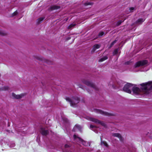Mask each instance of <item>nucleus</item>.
<instances>
[{
    "label": "nucleus",
    "mask_w": 152,
    "mask_h": 152,
    "mask_svg": "<svg viewBox=\"0 0 152 152\" xmlns=\"http://www.w3.org/2000/svg\"><path fill=\"white\" fill-rule=\"evenodd\" d=\"M141 85L142 87V90L137 87L136 85H133L132 91L134 94H141L143 93L147 94L152 92V81L142 83L141 84Z\"/></svg>",
    "instance_id": "nucleus-1"
},
{
    "label": "nucleus",
    "mask_w": 152,
    "mask_h": 152,
    "mask_svg": "<svg viewBox=\"0 0 152 152\" xmlns=\"http://www.w3.org/2000/svg\"><path fill=\"white\" fill-rule=\"evenodd\" d=\"M66 101L69 102L71 106H75V105L78 103L79 101V99L78 97H72V98L66 97Z\"/></svg>",
    "instance_id": "nucleus-2"
},
{
    "label": "nucleus",
    "mask_w": 152,
    "mask_h": 152,
    "mask_svg": "<svg viewBox=\"0 0 152 152\" xmlns=\"http://www.w3.org/2000/svg\"><path fill=\"white\" fill-rule=\"evenodd\" d=\"M133 85L130 83H127L124 86L123 89L124 91L129 93H131L132 92Z\"/></svg>",
    "instance_id": "nucleus-3"
},
{
    "label": "nucleus",
    "mask_w": 152,
    "mask_h": 152,
    "mask_svg": "<svg viewBox=\"0 0 152 152\" xmlns=\"http://www.w3.org/2000/svg\"><path fill=\"white\" fill-rule=\"evenodd\" d=\"M73 137L74 139L76 141L80 143H81L84 146H88V144L89 145H90V144H89V143H88L87 142L83 140V139H81L79 137H77L76 135H74Z\"/></svg>",
    "instance_id": "nucleus-4"
},
{
    "label": "nucleus",
    "mask_w": 152,
    "mask_h": 152,
    "mask_svg": "<svg viewBox=\"0 0 152 152\" xmlns=\"http://www.w3.org/2000/svg\"><path fill=\"white\" fill-rule=\"evenodd\" d=\"M148 65V62L147 60H143L139 61L136 63L135 65V67H138L142 66H146Z\"/></svg>",
    "instance_id": "nucleus-5"
},
{
    "label": "nucleus",
    "mask_w": 152,
    "mask_h": 152,
    "mask_svg": "<svg viewBox=\"0 0 152 152\" xmlns=\"http://www.w3.org/2000/svg\"><path fill=\"white\" fill-rule=\"evenodd\" d=\"M94 111L102 115L107 116H110L114 115V114L112 113H108L105 112H104L101 110L97 109H94Z\"/></svg>",
    "instance_id": "nucleus-6"
},
{
    "label": "nucleus",
    "mask_w": 152,
    "mask_h": 152,
    "mask_svg": "<svg viewBox=\"0 0 152 152\" xmlns=\"http://www.w3.org/2000/svg\"><path fill=\"white\" fill-rule=\"evenodd\" d=\"M87 119L91 121L96 123V124H100L104 126H105V124L104 122H101L100 121L93 118L88 117Z\"/></svg>",
    "instance_id": "nucleus-7"
},
{
    "label": "nucleus",
    "mask_w": 152,
    "mask_h": 152,
    "mask_svg": "<svg viewBox=\"0 0 152 152\" xmlns=\"http://www.w3.org/2000/svg\"><path fill=\"white\" fill-rule=\"evenodd\" d=\"M83 83L86 85L93 88L95 89H97V88L96 86L94 85V84L93 83L91 82L88 81H86L85 82H83Z\"/></svg>",
    "instance_id": "nucleus-8"
},
{
    "label": "nucleus",
    "mask_w": 152,
    "mask_h": 152,
    "mask_svg": "<svg viewBox=\"0 0 152 152\" xmlns=\"http://www.w3.org/2000/svg\"><path fill=\"white\" fill-rule=\"evenodd\" d=\"M24 95L23 94L20 95H16L14 93H12V98H13L19 99L21 98Z\"/></svg>",
    "instance_id": "nucleus-9"
},
{
    "label": "nucleus",
    "mask_w": 152,
    "mask_h": 152,
    "mask_svg": "<svg viewBox=\"0 0 152 152\" xmlns=\"http://www.w3.org/2000/svg\"><path fill=\"white\" fill-rule=\"evenodd\" d=\"M82 127L79 125L76 124V125L72 129V131L74 132L76 131L77 130H78L80 131H81V129H82Z\"/></svg>",
    "instance_id": "nucleus-10"
},
{
    "label": "nucleus",
    "mask_w": 152,
    "mask_h": 152,
    "mask_svg": "<svg viewBox=\"0 0 152 152\" xmlns=\"http://www.w3.org/2000/svg\"><path fill=\"white\" fill-rule=\"evenodd\" d=\"M40 132L42 135H46L48 134V130H46L45 128H42L41 129Z\"/></svg>",
    "instance_id": "nucleus-11"
},
{
    "label": "nucleus",
    "mask_w": 152,
    "mask_h": 152,
    "mask_svg": "<svg viewBox=\"0 0 152 152\" xmlns=\"http://www.w3.org/2000/svg\"><path fill=\"white\" fill-rule=\"evenodd\" d=\"M113 136L114 137H115L118 138L120 140L122 141L123 140L120 134L119 133H114L113 134Z\"/></svg>",
    "instance_id": "nucleus-12"
},
{
    "label": "nucleus",
    "mask_w": 152,
    "mask_h": 152,
    "mask_svg": "<svg viewBox=\"0 0 152 152\" xmlns=\"http://www.w3.org/2000/svg\"><path fill=\"white\" fill-rule=\"evenodd\" d=\"M60 8V7L56 5H53L51 6L49 9V10H57L59 9Z\"/></svg>",
    "instance_id": "nucleus-13"
},
{
    "label": "nucleus",
    "mask_w": 152,
    "mask_h": 152,
    "mask_svg": "<svg viewBox=\"0 0 152 152\" xmlns=\"http://www.w3.org/2000/svg\"><path fill=\"white\" fill-rule=\"evenodd\" d=\"M135 9V8L134 7H131L127 8L126 11V12L127 14H129L130 12H132Z\"/></svg>",
    "instance_id": "nucleus-14"
},
{
    "label": "nucleus",
    "mask_w": 152,
    "mask_h": 152,
    "mask_svg": "<svg viewBox=\"0 0 152 152\" xmlns=\"http://www.w3.org/2000/svg\"><path fill=\"white\" fill-rule=\"evenodd\" d=\"M100 47V45L99 44H96L94 46L92 50L93 52L95 51V50L99 48Z\"/></svg>",
    "instance_id": "nucleus-15"
},
{
    "label": "nucleus",
    "mask_w": 152,
    "mask_h": 152,
    "mask_svg": "<svg viewBox=\"0 0 152 152\" xmlns=\"http://www.w3.org/2000/svg\"><path fill=\"white\" fill-rule=\"evenodd\" d=\"M145 20L142 18H140L138 19L136 21V23L138 24H140L143 22Z\"/></svg>",
    "instance_id": "nucleus-16"
},
{
    "label": "nucleus",
    "mask_w": 152,
    "mask_h": 152,
    "mask_svg": "<svg viewBox=\"0 0 152 152\" xmlns=\"http://www.w3.org/2000/svg\"><path fill=\"white\" fill-rule=\"evenodd\" d=\"M107 57L106 56H105L99 59V62H102L104 61V60L107 59Z\"/></svg>",
    "instance_id": "nucleus-17"
},
{
    "label": "nucleus",
    "mask_w": 152,
    "mask_h": 152,
    "mask_svg": "<svg viewBox=\"0 0 152 152\" xmlns=\"http://www.w3.org/2000/svg\"><path fill=\"white\" fill-rule=\"evenodd\" d=\"M101 145H104L106 146L107 147L108 145L107 143H106V142L104 141H102V138L101 137Z\"/></svg>",
    "instance_id": "nucleus-18"
},
{
    "label": "nucleus",
    "mask_w": 152,
    "mask_h": 152,
    "mask_svg": "<svg viewBox=\"0 0 152 152\" xmlns=\"http://www.w3.org/2000/svg\"><path fill=\"white\" fill-rule=\"evenodd\" d=\"M44 18L43 17H41L38 18L37 20V22L38 23H39L44 19Z\"/></svg>",
    "instance_id": "nucleus-19"
},
{
    "label": "nucleus",
    "mask_w": 152,
    "mask_h": 152,
    "mask_svg": "<svg viewBox=\"0 0 152 152\" xmlns=\"http://www.w3.org/2000/svg\"><path fill=\"white\" fill-rule=\"evenodd\" d=\"M75 25L76 24L75 23L71 24L68 26V28L69 29H72V28H73Z\"/></svg>",
    "instance_id": "nucleus-20"
},
{
    "label": "nucleus",
    "mask_w": 152,
    "mask_h": 152,
    "mask_svg": "<svg viewBox=\"0 0 152 152\" xmlns=\"http://www.w3.org/2000/svg\"><path fill=\"white\" fill-rule=\"evenodd\" d=\"M90 129H91L92 130H93L94 131H95L94 129H96V126H94V125H90Z\"/></svg>",
    "instance_id": "nucleus-21"
},
{
    "label": "nucleus",
    "mask_w": 152,
    "mask_h": 152,
    "mask_svg": "<svg viewBox=\"0 0 152 152\" xmlns=\"http://www.w3.org/2000/svg\"><path fill=\"white\" fill-rule=\"evenodd\" d=\"M8 89H9V87L7 86H4V87H3V88H2L1 89L2 90L6 91V90H8Z\"/></svg>",
    "instance_id": "nucleus-22"
},
{
    "label": "nucleus",
    "mask_w": 152,
    "mask_h": 152,
    "mask_svg": "<svg viewBox=\"0 0 152 152\" xmlns=\"http://www.w3.org/2000/svg\"><path fill=\"white\" fill-rule=\"evenodd\" d=\"M118 49H115L113 52V55H116L118 53Z\"/></svg>",
    "instance_id": "nucleus-23"
},
{
    "label": "nucleus",
    "mask_w": 152,
    "mask_h": 152,
    "mask_svg": "<svg viewBox=\"0 0 152 152\" xmlns=\"http://www.w3.org/2000/svg\"><path fill=\"white\" fill-rule=\"evenodd\" d=\"M6 34V33L4 31L0 29V35H4Z\"/></svg>",
    "instance_id": "nucleus-24"
},
{
    "label": "nucleus",
    "mask_w": 152,
    "mask_h": 152,
    "mask_svg": "<svg viewBox=\"0 0 152 152\" xmlns=\"http://www.w3.org/2000/svg\"><path fill=\"white\" fill-rule=\"evenodd\" d=\"M92 4V3L90 2H87L85 3L84 5L85 6H87L88 5H91Z\"/></svg>",
    "instance_id": "nucleus-25"
},
{
    "label": "nucleus",
    "mask_w": 152,
    "mask_h": 152,
    "mask_svg": "<svg viewBox=\"0 0 152 152\" xmlns=\"http://www.w3.org/2000/svg\"><path fill=\"white\" fill-rule=\"evenodd\" d=\"M104 34V33L103 32H101L99 33L98 36L99 37H102Z\"/></svg>",
    "instance_id": "nucleus-26"
},
{
    "label": "nucleus",
    "mask_w": 152,
    "mask_h": 152,
    "mask_svg": "<svg viewBox=\"0 0 152 152\" xmlns=\"http://www.w3.org/2000/svg\"><path fill=\"white\" fill-rule=\"evenodd\" d=\"M18 14V13L17 11L16 10L12 14V16H14L16 15H17Z\"/></svg>",
    "instance_id": "nucleus-27"
},
{
    "label": "nucleus",
    "mask_w": 152,
    "mask_h": 152,
    "mask_svg": "<svg viewBox=\"0 0 152 152\" xmlns=\"http://www.w3.org/2000/svg\"><path fill=\"white\" fill-rule=\"evenodd\" d=\"M117 41V40L115 39L114 41L112 42L111 44V47H112L116 42Z\"/></svg>",
    "instance_id": "nucleus-28"
},
{
    "label": "nucleus",
    "mask_w": 152,
    "mask_h": 152,
    "mask_svg": "<svg viewBox=\"0 0 152 152\" xmlns=\"http://www.w3.org/2000/svg\"><path fill=\"white\" fill-rule=\"evenodd\" d=\"M124 20H119V21L117 23V25L118 26L121 24V23L124 21Z\"/></svg>",
    "instance_id": "nucleus-29"
},
{
    "label": "nucleus",
    "mask_w": 152,
    "mask_h": 152,
    "mask_svg": "<svg viewBox=\"0 0 152 152\" xmlns=\"http://www.w3.org/2000/svg\"><path fill=\"white\" fill-rule=\"evenodd\" d=\"M63 121L67 123V119L65 118H63Z\"/></svg>",
    "instance_id": "nucleus-30"
},
{
    "label": "nucleus",
    "mask_w": 152,
    "mask_h": 152,
    "mask_svg": "<svg viewBox=\"0 0 152 152\" xmlns=\"http://www.w3.org/2000/svg\"><path fill=\"white\" fill-rule=\"evenodd\" d=\"M64 147L65 148H66L69 147V145H68L66 144L64 145Z\"/></svg>",
    "instance_id": "nucleus-31"
},
{
    "label": "nucleus",
    "mask_w": 152,
    "mask_h": 152,
    "mask_svg": "<svg viewBox=\"0 0 152 152\" xmlns=\"http://www.w3.org/2000/svg\"><path fill=\"white\" fill-rule=\"evenodd\" d=\"M15 144H13L12 145V146H11V147H14V146H15Z\"/></svg>",
    "instance_id": "nucleus-32"
},
{
    "label": "nucleus",
    "mask_w": 152,
    "mask_h": 152,
    "mask_svg": "<svg viewBox=\"0 0 152 152\" xmlns=\"http://www.w3.org/2000/svg\"><path fill=\"white\" fill-rule=\"evenodd\" d=\"M66 21L68 20V18H67L66 19Z\"/></svg>",
    "instance_id": "nucleus-33"
},
{
    "label": "nucleus",
    "mask_w": 152,
    "mask_h": 152,
    "mask_svg": "<svg viewBox=\"0 0 152 152\" xmlns=\"http://www.w3.org/2000/svg\"><path fill=\"white\" fill-rule=\"evenodd\" d=\"M96 133H97V132H95Z\"/></svg>",
    "instance_id": "nucleus-34"
}]
</instances>
